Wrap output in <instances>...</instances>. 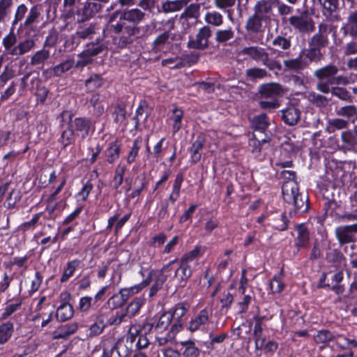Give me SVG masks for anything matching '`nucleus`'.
Instances as JSON below:
<instances>
[{
  "instance_id": "obj_1",
  "label": "nucleus",
  "mask_w": 357,
  "mask_h": 357,
  "mask_svg": "<svg viewBox=\"0 0 357 357\" xmlns=\"http://www.w3.org/2000/svg\"><path fill=\"white\" fill-rule=\"evenodd\" d=\"M284 178L288 179L282 185V196L284 202L294 206L290 215H297L307 211L309 208L308 197L300 192L298 185L294 180L295 172L284 170L281 172Z\"/></svg>"
},
{
  "instance_id": "obj_2",
  "label": "nucleus",
  "mask_w": 357,
  "mask_h": 357,
  "mask_svg": "<svg viewBox=\"0 0 357 357\" xmlns=\"http://www.w3.org/2000/svg\"><path fill=\"white\" fill-rule=\"evenodd\" d=\"M109 30L116 35L113 40L119 48H125L132 44L139 37L140 28L136 24H130L122 20L110 21L108 18Z\"/></svg>"
},
{
  "instance_id": "obj_3",
  "label": "nucleus",
  "mask_w": 357,
  "mask_h": 357,
  "mask_svg": "<svg viewBox=\"0 0 357 357\" xmlns=\"http://www.w3.org/2000/svg\"><path fill=\"white\" fill-rule=\"evenodd\" d=\"M35 45V41L31 38L18 41L17 35L13 31L2 39L4 55L14 60H17L21 56L29 52L34 48Z\"/></svg>"
},
{
  "instance_id": "obj_4",
  "label": "nucleus",
  "mask_w": 357,
  "mask_h": 357,
  "mask_svg": "<svg viewBox=\"0 0 357 357\" xmlns=\"http://www.w3.org/2000/svg\"><path fill=\"white\" fill-rule=\"evenodd\" d=\"M239 54L247 55L256 61H261L263 65L270 70L281 68V65L278 61L270 59L268 53L263 47L258 46L245 47L240 51Z\"/></svg>"
},
{
  "instance_id": "obj_5",
  "label": "nucleus",
  "mask_w": 357,
  "mask_h": 357,
  "mask_svg": "<svg viewBox=\"0 0 357 357\" xmlns=\"http://www.w3.org/2000/svg\"><path fill=\"white\" fill-rule=\"evenodd\" d=\"M145 15L146 14L138 8L125 10H117L109 15L111 22L119 17V20H122L127 23H132V24H135L142 21Z\"/></svg>"
},
{
  "instance_id": "obj_6",
  "label": "nucleus",
  "mask_w": 357,
  "mask_h": 357,
  "mask_svg": "<svg viewBox=\"0 0 357 357\" xmlns=\"http://www.w3.org/2000/svg\"><path fill=\"white\" fill-rule=\"evenodd\" d=\"M307 10L302 12L300 15H293L289 18V24L295 29L303 33H310L314 30L313 20L307 16Z\"/></svg>"
},
{
  "instance_id": "obj_7",
  "label": "nucleus",
  "mask_w": 357,
  "mask_h": 357,
  "mask_svg": "<svg viewBox=\"0 0 357 357\" xmlns=\"http://www.w3.org/2000/svg\"><path fill=\"white\" fill-rule=\"evenodd\" d=\"M331 31V27L326 23L319 25L318 33L314 34L309 41V47H313L321 50L328 45V35Z\"/></svg>"
},
{
  "instance_id": "obj_8",
  "label": "nucleus",
  "mask_w": 357,
  "mask_h": 357,
  "mask_svg": "<svg viewBox=\"0 0 357 357\" xmlns=\"http://www.w3.org/2000/svg\"><path fill=\"white\" fill-rule=\"evenodd\" d=\"M212 35V31L208 26L201 28L195 38L189 40L188 46L190 48L197 50H205L209 45V38Z\"/></svg>"
},
{
  "instance_id": "obj_9",
  "label": "nucleus",
  "mask_w": 357,
  "mask_h": 357,
  "mask_svg": "<svg viewBox=\"0 0 357 357\" xmlns=\"http://www.w3.org/2000/svg\"><path fill=\"white\" fill-rule=\"evenodd\" d=\"M109 1V0H86L84 6L78 10V14L82 16V20H88L101 12L103 8L102 3H107Z\"/></svg>"
},
{
  "instance_id": "obj_10",
  "label": "nucleus",
  "mask_w": 357,
  "mask_h": 357,
  "mask_svg": "<svg viewBox=\"0 0 357 357\" xmlns=\"http://www.w3.org/2000/svg\"><path fill=\"white\" fill-rule=\"evenodd\" d=\"M356 224L337 227L335 233L339 244L343 245L356 242Z\"/></svg>"
},
{
  "instance_id": "obj_11",
  "label": "nucleus",
  "mask_w": 357,
  "mask_h": 357,
  "mask_svg": "<svg viewBox=\"0 0 357 357\" xmlns=\"http://www.w3.org/2000/svg\"><path fill=\"white\" fill-rule=\"evenodd\" d=\"M258 92L262 98L275 100L283 94V89L280 84L272 82L261 85Z\"/></svg>"
},
{
  "instance_id": "obj_12",
  "label": "nucleus",
  "mask_w": 357,
  "mask_h": 357,
  "mask_svg": "<svg viewBox=\"0 0 357 357\" xmlns=\"http://www.w3.org/2000/svg\"><path fill=\"white\" fill-rule=\"evenodd\" d=\"M282 119L289 126L296 125L301 119V111L295 105L290 104L281 111Z\"/></svg>"
},
{
  "instance_id": "obj_13",
  "label": "nucleus",
  "mask_w": 357,
  "mask_h": 357,
  "mask_svg": "<svg viewBox=\"0 0 357 357\" xmlns=\"http://www.w3.org/2000/svg\"><path fill=\"white\" fill-rule=\"evenodd\" d=\"M338 72L337 66L329 64L317 69L314 72V77L319 81H327L331 83L334 75H337Z\"/></svg>"
},
{
  "instance_id": "obj_14",
  "label": "nucleus",
  "mask_w": 357,
  "mask_h": 357,
  "mask_svg": "<svg viewBox=\"0 0 357 357\" xmlns=\"http://www.w3.org/2000/svg\"><path fill=\"white\" fill-rule=\"evenodd\" d=\"M273 50L278 52L280 54H288V51L291 47V37L277 36L272 41Z\"/></svg>"
},
{
  "instance_id": "obj_15",
  "label": "nucleus",
  "mask_w": 357,
  "mask_h": 357,
  "mask_svg": "<svg viewBox=\"0 0 357 357\" xmlns=\"http://www.w3.org/2000/svg\"><path fill=\"white\" fill-rule=\"evenodd\" d=\"M40 84L38 73L33 71L26 74L21 79L22 89L28 88L30 91L37 89Z\"/></svg>"
},
{
  "instance_id": "obj_16",
  "label": "nucleus",
  "mask_w": 357,
  "mask_h": 357,
  "mask_svg": "<svg viewBox=\"0 0 357 357\" xmlns=\"http://www.w3.org/2000/svg\"><path fill=\"white\" fill-rule=\"evenodd\" d=\"M206 139L203 135H199L196 140L192 143V146L190 148L191 154V161L194 164L198 162L202 158L201 151L203 149L205 144Z\"/></svg>"
},
{
  "instance_id": "obj_17",
  "label": "nucleus",
  "mask_w": 357,
  "mask_h": 357,
  "mask_svg": "<svg viewBox=\"0 0 357 357\" xmlns=\"http://www.w3.org/2000/svg\"><path fill=\"white\" fill-rule=\"evenodd\" d=\"M191 274L192 270L189 264L181 261L180 266L175 271L174 273V278L178 285L184 287Z\"/></svg>"
},
{
  "instance_id": "obj_18",
  "label": "nucleus",
  "mask_w": 357,
  "mask_h": 357,
  "mask_svg": "<svg viewBox=\"0 0 357 357\" xmlns=\"http://www.w3.org/2000/svg\"><path fill=\"white\" fill-rule=\"evenodd\" d=\"M272 5L267 0L259 1L255 6V14L264 19V21L270 20V14L272 12Z\"/></svg>"
},
{
  "instance_id": "obj_19",
  "label": "nucleus",
  "mask_w": 357,
  "mask_h": 357,
  "mask_svg": "<svg viewBox=\"0 0 357 357\" xmlns=\"http://www.w3.org/2000/svg\"><path fill=\"white\" fill-rule=\"evenodd\" d=\"M342 146L347 150H353L357 146V130H348L341 134Z\"/></svg>"
},
{
  "instance_id": "obj_20",
  "label": "nucleus",
  "mask_w": 357,
  "mask_h": 357,
  "mask_svg": "<svg viewBox=\"0 0 357 357\" xmlns=\"http://www.w3.org/2000/svg\"><path fill=\"white\" fill-rule=\"evenodd\" d=\"M77 324L75 322L61 325L53 333L54 339H65L73 334L77 329Z\"/></svg>"
},
{
  "instance_id": "obj_21",
  "label": "nucleus",
  "mask_w": 357,
  "mask_h": 357,
  "mask_svg": "<svg viewBox=\"0 0 357 357\" xmlns=\"http://www.w3.org/2000/svg\"><path fill=\"white\" fill-rule=\"evenodd\" d=\"M283 63L285 70L294 71L296 73L303 70L307 66V62L303 59L301 56L295 59L284 60Z\"/></svg>"
},
{
  "instance_id": "obj_22",
  "label": "nucleus",
  "mask_w": 357,
  "mask_h": 357,
  "mask_svg": "<svg viewBox=\"0 0 357 357\" xmlns=\"http://www.w3.org/2000/svg\"><path fill=\"white\" fill-rule=\"evenodd\" d=\"M174 261L165 266L157 275L154 284L150 289V296H154L157 291L162 287L164 282L167 280V276L164 274L165 271H169V268Z\"/></svg>"
},
{
  "instance_id": "obj_23",
  "label": "nucleus",
  "mask_w": 357,
  "mask_h": 357,
  "mask_svg": "<svg viewBox=\"0 0 357 357\" xmlns=\"http://www.w3.org/2000/svg\"><path fill=\"white\" fill-rule=\"evenodd\" d=\"M70 126L73 130L77 132V135H80L81 138L88 135L90 128L89 121L82 118H77L73 121H70Z\"/></svg>"
},
{
  "instance_id": "obj_24",
  "label": "nucleus",
  "mask_w": 357,
  "mask_h": 357,
  "mask_svg": "<svg viewBox=\"0 0 357 357\" xmlns=\"http://www.w3.org/2000/svg\"><path fill=\"white\" fill-rule=\"evenodd\" d=\"M262 21L264 19L254 14L253 15L248 17L246 24L245 29L248 33H259L263 31Z\"/></svg>"
},
{
  "instance_id": "obj_25",
  "label": "nucleus",
  "mask_w": 357,
  "mask_h": 357,
  "mask_svg": "<svg viewBox=\"0 0 357 357\" xmlns=\"http://www.w3.org/2000/svg\"><path fill=\"white\" fill-rule=\"evenodd\" d=\"M189 0H167L162 3L161 10L165 13L179 11L188 3Z\"/></svg>"
},
{
  "instance_id": "obj_26",
  "label": "nucleus",
  "mask_w": 357,
  "mask_h": 357,
  "mask_svg": "<svg viewBox=\"0 0 357 357\" xmlns=\"http://www.w3.org/2000/svg\"><path fill=\"white\" fill-rule=\"evenodd\" d=\"M173 39L174 36L169 31H166L160 34L153 42V50L155 52L163 50L166 45H168L171 43V40Z\"/></svg>"
},
{
  "instance_id": "obj_27",
  "label": "nucleus",
  "mask_w": 357,
  "mask_h": 357,
  "mask_svg": "<svg viewBox=\"0 0 357 357\" xmlns=\"http://www.w3.org/2000/svg\"><path fill=\"white\" fill-rule=\"evenodd\" d=\"M298 230L297 242L296 243L298 248H307L310 242V236L307 229L304 225H298L296 227Z\"/></svg>"
},
{
  "instance_id": "obj_28",
  "label": "nucleus",
  "mask_w": 357,
  "mask_h": 357,
  "mask_svg": "<svg viewBox=\"0 0 357 357\" xmlns=\"http://www.w3.org/2000/svg\"><path fill=\"white\" fill-rule=\"evenodd\" d=\"M307 98L310 103L319 108H325L329 103L328 98L314 91L310 92L307 94Z\"/></svg>"
},
{
  "instance_id": "obj_29",
  "label": "nucleus",
  "mask_w": 357,
  "mask_h": 357,
  "mask_svg": "<svg viewBox=\"0 0 357 357\" xmlns=\"http://www.w3.org/2000/svg\"><path fill=\"white\" fill-rule=\"evenodd\" d=\"M40 16V7L38 6H32L24 22L23 26L25 28L31 27L33 24L38 22Z\"/></svg>"
},
{
  "instance_id": "obj_30",
  "label": "nucleus",
  "mask_w": 357,
  "mask_h": 357,
  "mask_svg": "<svg viewBox=\"0 0 357 357\" xmlns=\"http://www.w3.org/2000/svg\"><path fill=\"white\" fill-rule=\"evenodd\" d=\"M73 315V310L71 305L64 303L56 310V317L59 321H65L70 319Z\"/></svg>"
},
{
  "instance_id": "obj_31",
  "label": "nucleus",
  "mask_w": 357,
  "mask_h": 357,
  "mask_svg": "<svg viewBox=\"0 0 357 357\" xmlns=\"http://www.w3.org/2000/svg\"><path fill=\"white\" fill-rule=\"evenodd\" d=\"M150 282L149 280H146L144 281L142 284L134 286L128 289H123L119 292V296L121 298L123 299V302L126 303V301L128 299V298L133 294L137 293L139 290L146 287Z\"/></svg>"
},
{
  "instance_id": "obj_32",
  "label": "nucleus",
  "mask_w": 357,
  "mask_h": 357,
  "mask_svg": "<svg viewBox=\"0 0 357 357\" xmlns=\"http://www.w3.org/2000/svg\"><path fill=\"white\" fill-rule=\"evenodd\" d=\"M120 150L121 146L117 142L112 143L105 153L106 160L110 164L113 163L119 158Z\"/></svg>"
},
{
  "instance_id": "obj_33",
  "label": "nucleus",
  "mask_w": 357,
  "mask_h": 357,
  "mask_svg": "<svg viewBox=\"0 0 357 357\" xmlns=\"http://www.w3.org/2000/svg\"><path fill=\"white\" fill-rule=\"evenodd\" d=\"M327 260L336 267H341L345 260L344 255L337 249H333L327 253Z\"/></svg>"
},
{
  "instance_id": "obj_34",
  "label": "nucleus",
  "mask_w": 357,
  "mask_h": 357,
  "mask_svg": "<svg viewBox=\"0 0 357 357\" xmlns=\"http://www.w3.org/2000/svg\"><path fill=\"white\" fill-rule=\"evenodd\" d=\"M208 320V312L206 310H202L199 315L190 322L189 330L192 332L197 331L201 325L206 324Z\"/></svg>"
},
{
  "instance_id": "obj_35",
  "label": "nucleus",
  "mask_w": 357,
  "mask_h": 357,
  "mask_svg": "<svg viewBox=\"0 0 357 357\" xmlns=\"http://www.w3.org/2000/svg\"><path fill=\"white\" fill-rule=\"evenodd\" d=\"M331 94L343 101L349 102H353L354 97L351 96L350 92L344 87L337 86L332 87Z\"/></svg>"
},
{
  "instance_id": "obj_36",
  "label": "nucleus",
  "mask_w": 357,
  "mask_h": 357,
  "mask_svg": "<svg viewBox=\"0 0 357 357\" xmlns=\"http://www.w3.org/2000/svg\"><path fill=\"white\" fill-rule=\"evenodd\" d=\"M345 26L351 36H357V10L349 13Z\"/></svg>"
},
{
  "instance_id": "obj_37",
  "label": "nucleus",
  "mask_w": 357,
  "mask_h": 357,
  "mask_svg": "<svg viewBox=\"0 0 357 357\" xmlns=\"http://www.w3.org/2000/svg\"><path fill=\"white\" fill-rule=\"evenodd\" d=\"M95 33L94 26H90L87 28L82 29L76 32V33L72 36L70 40L72 43V48L73 47L74 44L76 45L79 43V39H85L89 37L91 35Z\"/></svg>"
},
{
  "instance_id": "obj_38",
  "label": "nucleus",
  "mask_w": 357,
  "mask_h": 357,
  "mask_svg": "<svg viewBox=\"0 0 357 357\" xmlns=\"http://www.w3.org/2000/svg\"><path fill=\"white\" fill-rule=\"evenodd\" d=\"M252 124L255 131H266L269 126L267 116L265 114H261L255 116L252 119Z\"/></svg>"
},
{
  "instance_id": "obj_39",
  "label": "nucleus",
  "mask_w": 357,
  "mask_h": 357,
  "mask_svg": "<svg viewBox=\"0 0 357 357\" xmlns=\"http://www.w3.org/2000/svg\"><path fill=\"white\" fill-rule=\"evenodd\" d=\"M172 320V313H163L160 317L155 327V331L157 333H161L163 331L166 330Z\"/></svg>"
},
{
  "instance_id": "obj_40",
  "label": "nucleus",
  "mask_w": 357,
  "mask_h": 357,
  "mask_svg": "<svg viewBox=\"0 0 357 357\" xmlns=\"http://www.w3.org/2000/svg\"><path fill=\"white\" fill-rule=\"evenodd\" d=\"M13 6V0H0V23L5 22L10 14Z\"/></svg>"
},
{
  "instance_id": "obj_41",
  "label": "nucleus",
  "mask_w": 357,
  "mask_h": 357,
  "mask_svg": "<svg viewBox=\"0 0 357 357\" xmlns=\"http://www.w3.org/2000/svg\"><path fill=\"white\" fill-rule=\"evenodd\" d=\"M204 20L208 24L219 26L223 23V17L217 11L208 12L205 15Z\"/></svg>"
},
{
  "instance_id": "obj_42",
  "label": "nucleus",
  "mask_w": 357,
  "mask_h": 357,
  "mask_svg": "<svg viewBox=\"0 0 357 357\" xmlns=\"http://www.w3.org/2000/svg\"><path fill=\"white\" fill-rule=\"evenodd\" d=\"M181 344L185 347L183 353L184 357H198L199 356V349L195 347L192 341L181 342Z\"/></svg>"
},
{
  "instance_id": "obj_43",
  "label": "nucleus",
  "mask_w": 357,
  "mask_h": 357,
  "mask_svg": "<svg viewBox=\"0 0 357 357\" xmlns=\"http://www.w3.org/2000/svg\"><path fill=\"white\" fill-rule=\"evenodd\" d=\"M273 5L277 8L278 14L282 17V18L291 14L294 10L290 5H287L281 0H274Z\"/></svg>"
},
{
  "instance_id": "obj_44",
  "label": "nucleus",
  "mask_w": 357,
  "mask_h": 357,
  "mask_svg": "<svg viewBox=\"0 0 357 357\" xmlns=\"http://www.w3.org/2000/svg\"><path fill=\"white\" fill-rule=\"evenodd\" d=\"M13 332V325L10 322L0 326V343L3 344L6 342L10 337Z\"/></svg>"
},
{
  "instance_id": "obj_45",
  "label": "nucleus",
  "mask_w": 357,
  "mask_h": 357,
  "mask_svg": "<svg viewBox=\"0 0 357 357\" xmlns=\"http://www.w3.org/2000/svg\"><path fill=\"white\" fill-rule=\"evenodd\" d=\"M73 66L74 61L73 60L65 61L53 68V75L56 77L61 76L63 73L70 70Z\"/></svg>"
},
{
  "instance_id": "obj_46",
  "label": "nucleus",
  "mask_w": 357,
  "mask_h": 357,
  "mask_svg": "<svg viewBox=\"0 0 357 357\" xmlns=\"http://www.w3.org/2000/svg\"><path fill=\"white\" fill-rule=\"evenodd\" d=\"M49 51L46 50L38 51L32 56L30 63L32 66L43 64L49 58Z\"/></svg>"
},
{
  "instance_id": "obj_47",
  "label": "nucleus",
  "mask_w": 357,
  "mask_h": 357,
  "mask_svg": "<svg viewBox=\"0 0 357 357\" xmlns=\"http://www.w3.org/2000/svg\"><path fill=\"white\" fill-rule=\"evenodd\" d=\"M268 75L266 70L259 68L248 69L245 75L249 80L253 81L256 79H262Z\"/></svg>"
},
{
  "instance_id": "obj_48",
  "label": "nucleus",
  "mask_w": 357,
  "mask_h": 357,
  "mask_svg": "<svg viewBox=\"0 0 357 357\" xmlns=\"http://www.w3.org/2000/svg\"><path fill=\"white\" fill-rule=\"evenodd\" d=\"M200 6L197 3H191L181 14V18H195L197 19L199 15Z\"/></svg>"
},
{
  "instance_id": "obj_49",
  "label": "nucleus",
  "mask_w": 357,
  "mask_h": 357,
  "mask_svg": "<svg viewBox=\"0 0 357 357\" xmlns=\"http://www.w3.org/2000/svg\"><path fill=\"white\" fill-rule=\"evenodd\" d=\"M335 112L337 116L349 119L357 114V109L355 105H349L337 109Z\"/></svg>"
},
{
  "instance_id": "obj_50",
  "label": "nucleus",
  "mask_w": 357,
  "mask_h": 357,
  "mask_svg": "<svg viewBox=\"0 0 357 357\" xmlns=\"http://www.w3.org/2000/svg\"><path fill=\"white\" fill-rule=\"evenodd\" d=\"M142 303V301L140 298H136L129 304L125 312L128 319H131L138 312Z\"/></svg>"
},
{
  "instance_id": "obj_51",
  "label": "nucleus",
  "mask_w": 357,
  "mask_h": 357,
  "mask_svg": "<svg viewBox=\"0 0 357 357\" xmlns=\"http://www.w3.org/2000/svg\"><path fill=\"white\" fill-rule=\"evenodd\" d=\"M79 261L73 260L67 264V267L63 271V273L61 278V282H64L67 281L70 276L73 275L75 269L79 266Z\"/></svg>"
},
{
  "instance_id": "obj_52",
  "label": "nucleus",
  "mask_w": 357,
  "mask_h": 357,
  "mask_svg": "<svg viewBox=\"0 0 357 357\" xmlns=\"http://www.w3.org/2000/svg\"><path fill=\"white\" fill-rule=\"evenodd\" d=\"M234 36V32L231 29L218 30L215 33V40L218 43H226L228 40L232 39Z\"/></svg>"
},
{
  "instance_id": "obj_53",
  "label": "nucleus",
  "mask_w": 357,
  "mask_h": 357,
  "mask_svg": "<svg viewBox=\"0 0 357 357\" xmlns=\"http://www.w3.org/2000/svg\"><path fill=\"white\" fill-rule=\"evenodd\" d=\"M183 181V176L182 173H179L177 174L176 178L174 181V184L173 187V192L169 196V199L174 202L178 197L180 194V189L181 183Z\"/></svg>"
},
{
  "instance_id": "obj_54",
  "label": "nucleus",
  "mask_w": 357,
  "mask_h": 357,
  "mask_svg": "<svg viewBox=\"0 0 357 357\" xmlns=\"http://www.w3.org/2000/svg\"><path fill=\"white\" fill-rule=\"evenodd\" d=\"M183 181V176L182 173H179L177 174L176 178L174 181V184L173 187V192L169 196V199L174 202L178 197L180 194V189L181 183Z\"/></svg>"
},
{
  "instance_id": "obj_55",
  "label": "nucleus",
  "mask_w": 357,
  "mask_h": 357,
  "mask_svg": "<svg viewBox=\"0 0 357 357\" xmlns=\"http://www.w3.org/2000/svg\"><path fill=\"white\" fill-rule=\"evenodd\" d=\"M75 141V134L73 128L70 126L63 130L61 135V143L66 146L69 144H71Z\"/></svg>"
},
{
  "instance_id": "obj_56",
  "label": "nucleus",
  "mask_w": 357,
  "mask_h": 357,
  "mask_svg": "<svg viewBox=\"0 0 357 357\" xmlns=\"http://www.w3.org/2000/svg\"><path fill=\"white\" fill-rule=\"evenodd\" d=\"M28 11L27 7L24 4L19 5L15 12L14 19L12 22V27L14 28L25 17Z\"/></svg>"
},
{
  "instance_id": "obj_57",
  "label": "nucleus",
  "mask_w": 357,
  "mask_h": 357,
  "mask_svg": "<svg viewBox=\"0 0 357 357\" xmlns=\"http://www.w3.org/2000/svg\"><path fill=\"white\" fill-rule=\"evenodd\" d=\"M349 126V121L343 119H333L328 121V128L331 129L332 132L335 130L345 129Z\"/></svg>"
},
{
  "instance_id": "obj_58",
  "label": "nucleus",
  "mask_w": 357,
  "mask_h": 357,
  "mask_svg": "<svg viewBox=\"0 0 357 357\" xmlns=\"http://www.w3.org/2000/svg\"><path fill=\"white\" fill-rule=\"evenodd\" d=\"M102 50L103 47L101 44H89L86 47V49L82 52V55L84 56H94L102 52Z\"/></svg>"
},
{
  "instance_id": "obj_59",
  "label": "nucleus",
  "mask_w": 357,
  "mask_h": 357,
  "mask_svg": "<svg viewBox=\"0 0 357 357\" xmlns=\"http://www.w3.org/2000/svg\"><path fill=\"white\" fill-rule=\"evenodd\" d=\"M334 336L332 333L328 330H322L317 333L314 337V340L317 344L326 343L333 339Z\"/></svg>"
},
{
  "instance_id": "obj_60",
  "label": "nucleus",
  "mask_w": 357,
  "mask_h": 357,
  "mask_svg": "<svg viewBox=\"0 0 357 357\" xmlns=\"http://www.w3.org/2000/svg\"><path fill=\"white\" fill-rule=\"evenodd\" d=\"M114 350H116L120 357H127L131 350V347L126 343L121 342H119L112 347L110 352L112 353Z\"/></svg>"
},
{
  "instance_id": "obj_61",
  "label": "nucleus",
  "mask_w": 357,
  "mask_h": 357,
  "mask_svg": "<svg viewBox=\"0 0 357 357\" xmlns=\"http://www.w3.org/2000/svg\"><path fill=\"white\" fill-rule=\"evenodd\" d=\"M102 79L98 75H93L86 80L85 84L89 91H92L102 85Z\"/></svg>"
},
{
  "instance_id": "obj_62",
  "label": "nucleus",
  "mask_w": 357,
  "mask_h": 357,
  "mask_svg": "<svg viewBox=\"0 0 357 357\" xmlns=\"http://www.w3.org/2000/svg\"><path fill=\"white\" fill-rule=\"evenodd\" d=\"M283 274V271L281 270L278 276H275L271 282L270 286L273 293H280L284 287V284L281 280L280 277Z\"/></svg>"
},
{
  "instance_id": "obj_63",
  "label": "nucleus",
  "mask_w": 357,
  "mask_h": 357,
  "mask_svg": "<svg viewBox=\"0 0 357 357\" xmlns=\"http://www.w3.org/2000/svg\"><path fill=\"white\" fill-rule=\"evenodd\" d=\"M265 132L266 131H255L253 134L254 139H251V142H253L254 145L258 143L259 146H261V144L269 142L271 137Z\"/></svg>"
},
{
  "instance_id": "obj_64",
  "label": "nucleus",
  "mask_w": 357,
  "mask_h": 357,
  "mask_svg": "<svg viewBox=\"0 0 357 357\" xmlns=\"http://www.w3.org/2000/svg\"><path fill=\"white\" fill-rule=\"evenodd\" d=\"M125 171L126 167L121 165H119L116 169L115 176L113 180L114 188L116 190H117L123 183Z\"/></svg>"
}]
</instances>
